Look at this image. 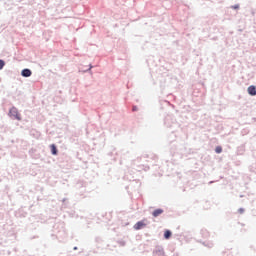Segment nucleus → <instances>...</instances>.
Here are the masks:
<instances>
[{
    "label": "nucleus",
    "mask_w": 256,
    "mask_h": 256,
    "mask_svg": "<svg viewBox=\"0 0 256 256\" xmlns=\"http://www.w3.org/2000/svg\"><path fill=\"white\" fill-rule=\"evenodd\" d=\"M9 115L10 117L17 119V121H21V115L19 114V110H17V108L12 107L9 111Z\"/></svg>",
    "instance_id": "obj_1"
},
{
    "label": "nucleus",
    "mask_w": 256,
    "mask_h": 256,
    "mask_svg": "<svg viewBox=\"0 0 256 256\" xmlns=\"http://www.w3.org/2000/svg\"><path fill=\"white\" fill-rule=\"evenodd\" d=\"M144 227H147V220L139 221V222H137V223L134 225V229H135L136 231H139V230L143 229Z\"/></svg>",
    "instance_id": "obj_2"
},
{
    "label": "nucleus",
    "mask_w": 256,
    "mask_h": 256,
    "mask_svg": "<svg viewBox=\"0 0 256 256\" xmlns=\"http://www.w3.org/2000/svg\"><path fill=\"white\" fill-rule=\"evenodd\" d=\"M248 93L249 95L255 96L256 95V87L255 86H249L248 87Z\"/></svg>",
    "instance_id": "obj_3"
},
{
    "label": "nucleus",
    "mask_w": 256,
    "mask_h": 256,
    "mask_svg": "<svg viewBox=\"0 0 256 256\" xmlns=\"http://www.w3.org/2000/svg\"><path fill=\"white\" fill-rule=\"evenodd\" d=\"M153 217H159V215H163V209L159 208L153 211Z\"/></svg>",
    "instance_id": "obj_4"
},
{
    "label": "nucleus",
    "mask_w": 256,
    "mask_h": 256,
    "mask_svg": "<svg viewBox=\"0 0 256 256\" xmlns=\"http://www.w3.org/2000/svg\"><path fill=\"white\" fill-rule=\"evenodd\" d=\"M31 74V70L29 69L22 70V77H31Z\"/></svg>",
    "instance_id": "obj_5"
},
{
    "label": "nucleus",
    "mask_w": 256,
    "mask_h": 256,
    "mask_svg": "<svg viewBox=\"0 0 256 256\" xmlns=\"http://www.w3.org/2000/svg\"><path fill=\"white\" fill-rule=\"evenodd\" d=\"M50 149H51L52 155H57V146H55V144H52L50 146Z\"/></svg>",
    "instance_id": "obj_6"
},
{
    "label": "nucleus",
    "mask_w": 256,
    "mask_h": 256,
    "mask_svg": "<svg viewBox=\"0 0 256 256\" xmlns=\"http://www.w3.org/2000/svg\"><path fill=\"white\" fill-rule=\"evenodd\" d=\"M171 235H172L171 230H166L164 232V239H171Z\"/></svg>",
    "instance_id": "obj_7"
},
{
    "label": "nucleus",
    "mask_w": 256,
    "mask_h": 256,
    "mask_svg": "<svg viewBox=\"0 0 256 256\" xmlns=\"http://www.w3.org/2000/svg\"><path fill=\"white\" fill-rule=\"evenodd\" d=\"M215 151H216V153H222L223 152V148L221 146H217Z\"/></svg>",
    "instance_id": "obj_8"
},
{
    "label": "nucleus",
    "mask_w": 256,
    "mask_h": 256,
    "mask_svg": "<svg viewBox=\"0 0 256 256\" xmlns=\"http://www.w3.org/2000/svg\"><path fill=\"white\" fill-rule=\"evenodd\" d=\"M3 67H5V61L0 60V70L3 69Z\"/></svg>",
    "instance_id": "obj_9"
},
{
    "label": "nucleus",
    "mask_w": 256,
    "mask_h": 256,
    "mask_svg": "<svg viewBox=\"0 0 256 256\" xmlns=\"http://www.w3.org/2000/svg\"><path fill=\"white\" fill-rule=\"evenodd\" d=\"M232 9H239V5L232 6Z\"/></svg>",
    "instance_id": "obj_10"
},
{
    "label": "nucleus",
    "mask_w": 256,
    "mask_h": 256,
    "mask_svg": "<svg viewBox=\"0 0 256 256\" xmlns=\"http://www.w3.org/2000/svg\"><path fill=\"white\" fill-rule=\"evenodd\" d=\"M244 211H245V210L242 209V208L239 209V213H243Z\"/></svg>",
    "instance_id": "obj_11"
},
{
    "label": "nucleus",
    "mask_w": 256,
    "mask_h": 256,
    "mask_svg": "<svg viewBox=\"0 0 256 256\" xmlns=\"http://www.w3.org/2000/svg\"><path fill=\"white\" fill-rule=\"evenodd\" d=\"M133 111H137V107H133Z\"/></svg>",
    "instance_id": "obj_12"
}]
</instances>
